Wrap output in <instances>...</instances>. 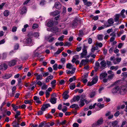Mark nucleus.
<instances>
[{
  "instance_id": "1",
  "label": "nucleus",
  "mask_w": 127,
  "mask_h": 127,
  "mask_svg": "<svg viewBox=\"0 0 127 127\" xmlns=\"http://www.w3.org/2000/svg\"><path fill=\"white\" fill-rule=\"evenodd\" d=\"M108 73L110 74L108 76L107 78L103 79V81L104 83H106L107 82L108 80H112L115 76L114 73L111 70L108 71Z\"/></svg>"
},
{
  "instance_id": "2",
  "label": "nucleus",
  "mask_w": 127,
  "mask_h": 127,
  "mask_svg": "<svg viewBox=\"0 0 127 127\" xmlns=\"http://www.w3.org/2000/svg\"><path fill=\"white\" fill-rule=\"evenodd\" d=\"M127 91V87L125 86H122L119 87V92L121 95L124 94Z\"/></svg>"
},
{
  "instance_id": "3",
  "label": "nucleus",
  "mask_w": 127,
  "mask_h": 127,
  "mask_svg": "<svg viewBox=\"0 0 127 127\" xmlns=\"http://www.w3.org/2000/svg\"><path fill=\"white\" fill-rule=\"evenodd\" d=\"M98 80V77L96 76L93 77V80L91 82H88V85L89 86H91L94 84H95L97 82Z\"/></svg>"
},
{
  "instance_id": "4",
  "label": "nucleus",
  "mask_w": 127,
  "mask_h": 127,
  "mask_svg": "<svg viewBox=\"0 0 127 127\" xmlns=\"http://www.w3.org/2000/svg\"><path fill=\"white\" fill-rule=\"evenodd\" d=\"M17 58H16L15 59H13L8 62L7 63L8 65L10 67H11L15 65L17 62Z\"/></svg>"
},
{
  "instance_id": "5",
  "label": "nucleus",
  "mask_w": 127,
  "mask_h": 127,
  "mask_svg": "<svg viewBox=\"0 0 127 127\" xmlns=\"http://www.w3.org/2000/svg\"><path fill=\"white\" fill-rule=\"evenodd\" d=\"M103 122V119L101 118L98 120L96 123L93 124L92 126V127H96L97 126L101 125Z\"/></svg>"
},
{
  "instance_id": "6",
  "label": "nucleus",
  "mask_w": 127,
  "mask_h": 127,
  "mask_svg": "<svg viewBox=\"0 0 127 127\" xmlns=\"http://www.w3.org/2000/svg\"><path fill=\"white\" fill-rule=\"evenodd\" d=\"M117 121H115L113 122H109L108 124L112 126L113 127H118L119 125H117Z\"/></svg>"
},
{
  "instance_id": "7",
  "label": "nucleus",
  "mask_w": 127,
  "mask_h": 127,
  "mask_svg": "<svg viewBox=\"0 0 127 127\" xmlns=\"http://www.w3.org/2000/svg\"><path fill=\"white\" fill-rule=\"evenodd\" d=\"M107 75V74L106 72H104L100 74V75L99 78L101 80L103 78L106 77Z\"/></svg>"
},
{
  "instance_id": "8",
  "label": "nucleus",
  "mask_w": 127,
  "mask_h": 127,
  "mask_svg": "<svg viewBox=\"0 0 127 127\" xmlns=\"http://www.w3.org/2000/svg\"><path fill=\"white\" fill-rule=\"evenodd\" d=\"M27 9L26 7L24 6L20 9V14L23 15L26 13L27 11Z\"/></svg>"
},
{
  "instance_id": "9",
  "label": "nucleus",
  "mask_w": 127,
  "mask_h": 127,
  "mask_svg": "<svg viewBox=\"0 0 127 127\" xmlns=\"http://www.w3.org/2000/svg\"><path fill=\"white\" fill-rule=\"evenodd\" d=\"M50 104H44L43 105L42 107L41 108V110L43 111H45L46 108H47L48 107H50Z\"/></svg>"
},
{
  "instance_id": "10",
  "label": "nucleus",
  "mask_w": 127,
  "mask_h": 127,
  "mask_svg": "<svg viewBox=\"0 0 127 127\" xmlns=\"http://www.w3.org/2000/svg\"><path fill=\"white\" fill-rule=\"evenodd\" d=\"M8 67L7 65L5 64H3L0 65V70H5Z\"/></svg>"
},
{
  "instance_id": "11",
  "label": "nucleus",
  "mask_w": 127,
  "mask_h": 127,
  "mask_svg": "<svg viewBox=\"0 0 127 127\" xmlns=\"http://www.w3.org/2000/svg\"><path fill=\"white\" fill-rule=\"evenodd\" d=\"M54 24V22L53 21L50 20H49L46 24V26L48 27H52L53 26Z\"/></svg>"
},
{
  "instance_id": "12",
  "label": "nucleus",
  "mask_w": 127,
  "mask_h": 127,
  "mask_svg": "<svg viewBox=\"0 0 127 127\" xmlns=\"http://www.w3.org/2000/svg\"><path fill=\"white\" fill-rule=\"evenodd\" d=\"M34 75L36 77V79L37 80H41L42 79V75L38 74L37 73H35Z\"/></svg>"
},
{
  "instance_id": "13",
  "label": "nucleus",
  "mask_w": 127,
  "mask_h": 127,
  "mask_svg": "<svg viewBox=\"0 0 127 127\" xmlns=\"http://www.w3.org/2000/svg\"><path fill=\"white\" fill-rule=\"evenodd\" d=\"M100 64L101 65V68L104 69L106 65V63L104 60L101 61L100 63Z\"/></svg>"
},
{
  "instance_id": "14",
  "label": "nucleus",
  "mask_w": 127,
  "mask_h": 127,
  "mask_svg": "<svg viewBox=\"0 0 127 127\" xmlns=\"http://www.w3.org/2000/svg\"><path fill=\"white\" fill-rule=\"evenodd\" d=\"M87 53V52L86 49H84L83 52L81 54V57L82 58H83L86 55Z\"/></svg>"
},
{
  "instance_id": "15",
  "label": "nucleus",
  "mask_w": 127,
  "mask_h": 127,
  "mask_svg": "<svg viewBox=\"0 0 127 127\" xmlns=\"http://www.w3.org/2000/svg\"><path fill=\"white\" fill-rule=\"evenodd\" d=\"M68 92H65L63 94V98L65 100L67 99L69 97V95H68Z\"/></svg>"
},
{
  "instance_id": "16",
  "label": "nucleus",
  "mask_w": 127,
  "mask_h": 127,
  "mask_svg": "<svg viewBox=\"0 0 127 127\" xmlns=\"http://www.w3.org/2000/svg\"><path fill=\"white\" fill-rule=\"evenodd\" d=\"M89 62V60L88 59H83L82 60L80 63V65H86L87 63Z\"/></svg>"
},
{
  "instance_id": "17",
  "label": "nucleus",
  "mask_w": 127,
  "mask_h": 127,
  "mask_svg": "<svg viewBox=\"0 0 127 127\" xmlns=\"http://www.w3.org/2000/svg\"><path fill=\"white\" fill-rule=\"evenodd\" d=\"M119 87L117 86L113 88L112 90V92L113 94L116 93L118 91H119Z\"/></svg>"
},
{
  "instance_id": "18",
  "label": "nucleus",
  "mask_w": 127,
  "mask_h": 127,
  "mask_svg": "<svg viewBox=\"0 0 127 127\" xmlns=\"http://www.w3.org/2000/svg\"><path fill=\"white\" fill-rule=\"evenodd\" d=\"M12 125L13 127H19V123H16V120L13 122Z\"/></svg>"
},
{
  "instance_id": "19",
  "label": "nucleus",
  "mask_w": 127,
  "mask_h": 127,
  "mask_svg": "<svg viewBox=\"0 0 127 127\" xmlns=\"http://www.w3.org/2000/svg\"><path fill=\"white\" fill-rule=\"evenodd\" d=\"M79 102L80 103L79 104V106L81 107L85 105V104L84 102V99L83 98L80 99Z\"/></svg>"
},
{
  "instance_id": "20",
  "label": "nucleus",
  "mask_w": 127,
  "mask_h": 127,
  "mask_svg": "<svg viewBox=\"0 0 127 127\" xmlns=\"http://www.w3.org/2000/svg\"><path fill=\"white\" fill-rule=\"evenodd\" d=\"M108 23L109 25L108 26H110L113 25L114 23L113 19L112 18L108 20Z\"/></svg>"
},
{
  "instance_id": "21",
  "label": "nucleus",
  "mask_w": 127,
  "mask_h": 127,
  "mask_svg": "<svg viewBox=\"0 0 127 127\" xmlns=\"http://www.w3.org/2000/svg\"><path fill=\"white\" fill-rule=\"evenodd\" d=\"M55 7L56 9H60L61 7V4L60 2H56L55 4Z\"/></svg>"
},
{
  "instance_id": "22",
  "label": "nucleus",
  "mask_w": 127,
  "mask_h": 127,
  "mask_svg": "<svg viewBox=\"0 0 127 127\" xmlns=\"http://www.w3.org/2000/svg\"><path fill=\"white\" fill-rule=\"evenodd\" d=\"M60 13L58 11H56L51 12L50 14L53 16H55L58 15Z\"/></svg>"
},
{
  "instance_id": "23",
  "label": "nucleus",
  "mask_w": 127,
  "mask_h": 127,
  "mask_svg": "<svg viewBox=\"0 0 127 127\" xmlns=\"http://www.w3.org/2000/svg\"><path fill=\"white\" fill-rule=\"evenodd\" d=\"M103 35L102 34H98L97 36V38L98 40L101 41L103 39Z\"/></svg>"
},
{
  "instance_id": "24",
  "label": "nucleus",
  "mask_w": 127,
  "mask_h": 127,
  "mask_svg": "<svg viewBox=\"0 0 127 127\" xmlns=\"http://www.w3.org/2000/svg\"><path fill=\"white\" fill-rule=\"evenodd\" d=\"M63 49H59L55 53L54 56L56 57L57 56V55L59 54L63 50Z\"/></svg>"
},
{
  "instance_id": "25",
  "label": "nucleus",
  "mask_w": 127,
  "mask_h": 127,
  "mask_svg": "<svg viewBox=\"0 0 127 127\" xmlns=\"http://www.w3.org/2000/svg\"><path fill=\"white\" fill-rule=\"evenodd\" d=\"M75 83H72L69 85V88L70 89L73 90L75 88Z\"/></svg>"
},
{
  "instance_id": "26",
  "label": "nucleus",
  "mask_w": 127,
  "mask_h": 127,
  "mask_svg": "<svg viewBox=\"0 0 127 127\" xmlns=\"http://www.w3.org/2000/svg\"><path fill=\"white\" fill-rule=\"evenodd\" d=\"M33 98L34 100L36 101V102L37 103H39L41 102V101L39 100V97H37L36 96H34Z\"/></svg>"
},
{
  "instance_id": "27",
  "label": "nucleus",
  "mask_w": 127,
  "mask_h": 127,
  "mask_svg": "<svg viewBox=\"0 0 127 127\" xmlns=\"http://www.w3.org/2000/svg\"><path fill=\"white\" fill-rule=\"evenodd\" d=\"M80 98V97L78 96H74L73 98V101L74 102L78 101Z\"/></svg>"
},
{
  "instance_id": "28",
  "label": "nucleus",
  "mask_w": 127,
  "mask_h": 127,
  "mask_svg": "<svg viewBox=\"0 0 127 127\" xmlns=\"http://www.w3.org/2000/svg\"><path fill=\"white\" fill-rule=\"evenodd\" d=\"M79 107V106L78 105L74 104H73L72 105H71L70 106V108H75V109H76L77 108Z\"/></svg>"
},
{
  "instance_id": "29",
  "label": "nucleus",
  "mask_w": 127,
  "mask_h": 127,
  "mask_svg": "<svg viewBox=\"0 0 127 127\" xmlns=\"http://www.w3.org/2000/svg\"><path fill=\"white\" fill-rule=\"evenodd\" d=\"M120 14H117L115 16V18H114V20L115 22H117L119 20V18L120 16Z\"/></svg>"
},
{
  "instance_id": "30",
  "label": "nucleus",
  "mask_w": 127,
  "mask_h": 127,
  "mask_svg": "<svg viewBox=\"0 0 127 127\" xmlns=\"http://www.w3.org/2000/svg\"><path fill=\"white\" fill-rule=\"evenodd\" d=\"M57 98H53L50 100V102L53 104H55L56 102Z\"/></svg>"
},
{
  "instance_id": "31",
  "label": "nucleus",
  "mask_w": 127,
  "mask_h": 127,
  "mask_svg": "<svg viewBox=\"0 0 127 127\" xmlns=\"http://www.w3.org/2000/svg\"><path fill=\"white\" fill-rule=\"evenodd\" d=\"M79 21V20H74L72 23V25L74 26H77L78 25V23Z\"/></svg>"
},
{
  "instance_id": "32",
  "label": "nucleus",
  "mask_w": 127,
  "mask_h": 127,
  "mask_svg": "<svg viewBox=\"0 0 127 127\" xmlns=\"http://www.w3.org/2000/svg\"><path fill=\"white\" fill-rule=\"evenodd\" d=\"M25 41L26 43L28 44H30L32 42V40L31 38H28L26 39Z\"/></svg>"
},
{
  "instance_id": "33",
  "label": "nucleus",
  "mask_w": 127,
  "mask_h": 127,
  "mask_svg": "<svg viewBox=\"0 0 127 127\" xmlns=\"http://www.w3.org/2000/svg\"><path fill=\"white\" fill-rule=\"evenodd\" d=\"M11 75L10 74H6L2 77V78L4 79H8L11 77Z\"/></svg>"
},
{
  "instance_id": "34",
  "label": "nucleus",
  "mask_w": 127,
  "mask_h": 127,
  "mask_svg": "<svg viewBox=\"0 0 127 127\" xmlns=\"http://www.w3.org/2000/svg\"><path fill=\"white\" fill-rule=\"evenodd\" d=\"M119 68L118 66H112L110 67V69L111 70H113L115 69V70H117Z\"/></svg>"
},
{
  "instance_id": "35",
  "label": "nucleus",
  "mask_w": 127,
  "mask_h": 127,
  "mask_svg": "<svg viewBox=\"0 0 127 127\" xmlns=\"http://www.w3.org/2000/svg\"><path fill=\"white\" fill-rule=\"evenodd\" d=\"M95 95V91H92L90 94V96L91 98L93 97Z\"/></svg>"
},
{
  "instance_id": "36",
  "label": "nucleus",
  "mask_w": 127,
  "mask_h": 127,
  "mask_svg": "<svg viewBox=\"0 0 127 127\" xmlns=\"http://www.w3.org/2000/svg\"><path fill=\"white\" fill-rule=\"evenodd\" d=\"M125 10L124 9H123L122 10L120 14V16H121L123 18H124L125 17V16L124 14V13L125 12Z\"/></svg>"
},
{
  "instance_id": "37",
  "label": "nucleus",
  "mask_w": 127,
  "mask_h": 127,
  "mask_svg": "<svg viewBox=\"0 0 127 127\" xmlns=\"http://www.w3.org/2000/svg\"><path fill=\"white\" fill-rule=\"evenodd\" d=\"M4 15L5 16H7L9 14V12L8 10H6L3 13Z\"/></svg>"
},
{
  "instance_id": "38",
  "label": "nucleus",
  "mask_w": 127,
  "mask_h": 127,
  "mask_svg": "<svg viewBox=\"0 0 127 127\" xmlns=\"http://www.w3.org/2000/svg\"><path fill=\"white\" fill-rule=\"evenodd\" d=\"M84 35L83 31L82 30L79 31V32L78 33V35L79 37H81Z\"/></svg>"
},
{
  "instance_id": "39",
  "label": "nucleus",
  "mask_w": 127,
  "mask_h": 127,
  "mask_svg": "<svg viewBox=\"0 0 127 127\" xmlns=\"http://www.w3.org/2000/svg\"><path fill=\"white\" fill-rule=\"evenodd\" d=\"M56 82V80H54L53 81H52L51 82V84L52 85V88L54 87L56 85L55 84Z\"/></svg>"
},
{
  "instance_id": "40",
  "label": "nucleus",
  "mask_w": 127,
  "mask_h": 127,
  "mask_svg": "<svg viewBox=\"0 0 127 127\" xmlns=\"http://www.w3.org/2000/svg\"><path fill=\"white\" fill-rule=\"evenodd\" d=\"M16 114L15 115V118H17L19 117V116L20 115V111H16Z\"/></svg>"
},
{
  "instance_id": "41",
  "label": "nucleus",
  "mask_w": 127,
  "mask_h": 127,
  "mask_svg": "<svg viewBox=\"0 0 127 127\" xmlns=\"http://www.w3.org/2000/svg\"><path fill=\"white\" fill-rule=\"evenodd\" d=\"M45 39L47 40L48 39V41L50 42H52L54 40V38L53 37L50 38H47L46 37H45Z\"/></svg>"
},
{
  "instance_id": "42",
  "label": "nucleus",
  "mask_w": 127,
  "mask_h": 127,
  "mask_svg": "<svg viewBox=\"0 0 127 127\" xmlns=\"http://www.w3.org/2000/svg\"><path fill=\"white\" fill-rule=\"evenodd\" d=\"M72 67V65L70 63H68L66 65V68L69 69H71Z\"/></svg>"
},
{
  "instance_id": "43",
  "label": "nucleus",
  "mask_w": 127,
  "mask_h": 127,
  "mask_svg": "<svg viewBox=\"0 0 127 127\" xmlns=\"http://www.w3.org/2000/svg\"><path fill=\"white\" fill-rule=\"evenodd\" d=\"M52 29L53 31V32H58L59 28L57 27H54L52 28Z\"/></svg>"
},
{
  "instance_id": "44",
  "label": "nucleus",
  "mask_w": 127,
  "mask_h": 127,
  "mask_svg": "<svg viewBox=\"0 0 127 127\" xmlns=\"http://www.w3.org/2000/svg\"><path fill=\"white\" fill-rule=\"evenodd\" d=\"M76 80V78L75 76H73L72 78H70L69 79V81L71 82L75 80Z\"/></svg>"
},
{
  "instance_id": "45",
  "label": "nucleus",
  "mask_w": 127,
  "mask_h": 127,
  "mask_svg": "<svg viewBox=\"0 0 127 127\" xmlns=\"http://www.w3.org/2000/svg\"><path fill=\"white\" fill-rule=\"evenodd\" d=\"M98 47H93L91 49V52L93 53H94L96 50H98Z\"/></svg>"
},
{
  "instance_id": "46",
  "label": "nucleus",
  "mask_w": 127,
  "mask_h": 127,
  "mask_svg": "<svg viewBox=\"0 0 127 127\" xmlns=\"http://www.w3.org/2000/svg\"><path fill=\"white\" fill-rule=\"evenodd\" d=\"M55 44L56 46H58L59 45L61 46L63 45L64 43L62 42H57Z\"/></svg>"
},
{
  "instance_id": "47",
  "label": "nucleus",
  "mask_w": 127,
  "mask_h": 127,
  "mask_svg": "<svg viewBox=\"0 0 127 127\" xmlns=\"http://www.w3.org/2000/svg\"><path fill=\"white\" fill-rule=\"evenodd\" d=\"M16 88L15 87V86H14L13 87L12 89V95L13 96L14 95V94L15 93V91L16 90Z\"/></svg>"
},
{
  "instance_id": "48",
  "label": "nucleus",
  "mask_w": 127,
  "mask_h": 127,
  "mask_svg": "<svg viewBox=\"0 0 127 127\" xmlns=\"http://www.w3.org/2000/svg\"><path fill=\"white\" fill-rule=\"evenodd\" d=\"M96 45L97 47H101L103 45V44L101 43H98L96 42L95 44Z\"/></svg>"
},
{
  "instance_id": "49",
  "label": "nucleus",
  "mask_w": 127,
  "mask_h": 127,
  "mask_svg": "<svg viewBox=\"0 0 127 127\" xmlns=\"http://www.w3.org/2000/svg\"><path fill=\"white\" fill-rule=\"evenodd\" d=\"M58 65L57 64H55L53 66V69L55 70H56L57 69Z\"/></svg>"
},
{
  "instance_id": "50",
  "label": "nucleus",
  "mask_w": 127,
  "mask_h": 127,
  "mask_svg": "<svg viewBox=\"0 0 127 127\" xmlns=\"http://www.w3.org/2000/svg\"><path fill=\"white\" fill-rule=\"evenodd\" d=\"M84 4L85 5H87L88 6H90L92 4L91 2L87 1Z\"/></svg>"
},
{
  "instance_id": "51",
  "label": "nucleus",
  "mask_w": 127,
  "mask_h": 127,
  "mask_svg": "<svg viewBox=\"0 0 127 127\" xmlns=\"http://www.w3.org/2000/svg\"><path fill=\"white\" fill-rule=\"evenodd\" d=\"M38 25L36 24H35L33 25L32 28L33 29H35L38 28Z\"/></svg>"
},
{
  "instance_id": "52",
  "label": "nucleus",
  "mask_w": 127,
  "mask_h": 127,
  "mask_svg": "<svg viewBox=\"0 0 127 127\" xmlns=\"http://www.w3.org/2000/svg\"><path fill=\"white\" fill-rule=\"evenodd\" d=\"M47 88V86L45 84H44L42 86V90H45Z\"/></svg>"
},
{
  "instance_id": "53",
  "label": "nucleus",
  "mask_w": 127,
  "mask_h": 127,
  "mask_svg": "<svg viewBox=\"0 0 127 127\" xmlns=\"http://www.w3.org/2000/svg\"><path fill=\"white\" fill-rule=\"evenodd\" d=\"M46 123V122L45 121H44L42 122L40 124H39L38 127H42L43 126H44V123Z\"/></svg>"
},
{
  "instance_id": "54",
  "label": "nucleus",
  "mask_w": 127,
  "mask_h": 127,
  "mask_svg": "<svg viewBox=\"0 0 127 127\" xmlns=\"http://www.w3.org/2000/svg\"><path fill=\"white\" fill-rule=\"evenodd\" d=\"M24 103L26 104H31V100H25Z\"/></svg>"
},
{
  "instance_id": "55",
  "label": "nucleus",
  "mask_w": 127,
  "mask_h": 127,
  "mask_svg": "<svg viewBox=\"0 0 127 127\" xmlns=\"http://www.w3.org/2000/svg\"><path fill=\"white\" fill-rule=\"evenodd\" d=\"M96 104V103L94 104L93 106L90 105L89 107V108L90 109H92L93 108H94L95 107V106Z\"/></svg>"
},
{
  "instance_id": "56",
  "label": "nucleus",
  "mask_w": 127,
  "mask_h": 127,
  "mask_svg": "<svg viewBox=\"0 0 127 127\" xmlns=\"http://www.w3.org/2000/svg\"><path fill=\"white\" fill-rule=\"evenodd\" d=\"M17 27L15 26H13L12 28V31L13 32H15L17 30Z\"/></svg>"
},
{
  "instance_id": "57",
  "label": "nucleus",
  "mask_w": 127,
  "mask_h": 127,
  "mask_svg": "<svg viewBox=\"0 0 127 127\" xmlns=\"http://www.w3.org/2000/svg\"><path fill=\"white\" fill-rule=\"evenodd\" d=\"M45 3V1L44 0H41L40 4V5H43Z\"/></svg>"
},
{
  "instance_id": "58",
  "label": "nucleus",
  "mask_w": 127,
  "mask_h": 127,
  "mask_svg": "<svg viewBox=\"0 0 127 127\" xmlns=\"http://www.w3.org/2000/svg\"><path fill=\"white\" fill-rule=\"evenodd\" d=\"M34 57L37 56L38 57H40L41 55L40 54H38V53H36L34 54Z\"/></svg>"
},
{
  "instance_id": "59",
  "label": "nucleus",
  "mask_w": 127,
  "mask_h": 127,
  "mask_svg": "<svg viewBox=\"0 0 127 127\" xmlns=\"http://www.w3.org/2000/svg\"><path fill=\"white\" fill-rule=\"evenodd\" d=\"M120 114V112L118 111L116 112L115 113L114 116L115 117H117Z\"/></svg>"
},
{
  "instance_id": "60",
  "label": "nucleus",
  "mask_w": 127,
  "mask_h": 127,
  "mask_svg": "<svg viewBox=\"0 0 127 127\" xmlns=\"http://www.w3.org/2000/svg\"><path fill=\"white\" fill-rule=\"evenodd\" d=\"M64 36L63 35H62L58 39V40L60 41H63V38L64 37Z\"/></svg>"
},
{
  "instance_id": "61",
  "label": "nucleus",
  "mask_w": 127,
  "mask_h": 127,
  "mask_svg": "<svg viewBox=\"0 0 127 127\" xmlns=\"http://www.w3.org/2000/svg\"><path fill=\"white\" fill-rule=\"evenodd\" d=\"M42 74L43 77H45L49 75V73L48 72H46L43 73Z\"/></svg>"
},
{
  "instance_id": "62",
  "label": "nucleus",
  "mask_w": 127,
  "mask_h": 127,
  "mask_svg": "<svg viewBox=\"0 0 127 127\" xmlns=\"http://www.w3.org/2000/svg\"><path fill=\"white\" fill-rule=\"evenodd\" d=\"M61 61L62 63L64 64L65 62V59L64 58H62L61 59Z\"/></svg>"
},
{
  "instance_id": "63",
  "label": "nucleus",
  "mask_w": 127,
  "mask_h": 127,
  "mask_svg": "<svg viewBox=\"0 0 127 127\" xmlns=\"http://www.w3.org/2000/svg\"><path fill=\"white\" fill-rule=\"evenodd\" d=\"M122 76L127 77V72H125L122 73Z\"/></svg>"
},
{
  "instance_id": "64",
  "label": "nucleus",
  "mask_w": 127,
  "mask_h": 127,
  "mask_svg": "<svg viewBox=\"0 0 127 127\" xmlns=\"http://www.w3.org/2000/svg\"><path fill=\"white\" fill-rule=\"evenodd\" d=\"M79 126V124L76 123H74L73 125V127H78Z\"/></svg>"
}]
</instances>
